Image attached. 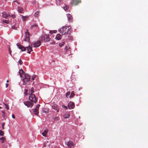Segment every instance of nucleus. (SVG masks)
Returning <instances> with one entry per match:
<instances>
[{
	"label": "nucleus",
	"mask_w": 148,
	"mask_h": 148,
	"mask_svg": "<svg viewBox=\"0 0 148 148\" xmlns=\"http://www.w3.org/2000/svg\"><path fill=\"white\" fill-rule=\"evenodd\" d=\"M62 108H64V110H66L67 109V106H65L64 105H63L62 106Z\"/></svg>",
	"instance_id": "obj_37"
},
{
	"label": "nucleus",
	"mask_w": 148,
	"mask_h": 148,
	"mask_svg": "<svg viewBox=\"0 0 148 148\" xmlns=\"http://www.w3.org/2000/svg\"><path fill=\"white\" fill-rule=\"evenodd\" d=\"M16 2L17 3H18V4H19V3H18V2H17L16 1H14L13 2Z\"/></svg>",
	"instance_id": "obj_51"
},
{
	"label": "nucleus",
	"mask_w": 148,
	"mask_h": 148,
	"mask_svg": "<svg viewBox=\"0 0 148 148\" xmlns=\"http://www.w3.org/2000/svg\"><path fill=\"white\" fill-rule=\"evenodd\" d=\"M76 68H79V66L77 65L76 66V67H75Z\"/></svg>",
	"instance_id": "obj_49"
},
{
	"label": "nucleus",
	"mask_w": 148,
	"mask_h": 148,
	"mask_svg": "<svg viewBox=\"0 0 148 148\" xmlns=\"http://www.w3.org/2000/svg\"><path fill=\"white\" fill-rule=\"evenodd\" d=\"M12 117L13 119H14L15 118L14 114H12Z\"/></svg>",
	"instance_id": "obj_45"
},
{
	"label": "nucleus",
	"mask_w": 148,
	"mask_h": 148,
	"mask_svg": "<svg viewBox=\"0 0 148 148\" xmlns=\"http://www.w3.org/2000/svg\"><path fill=\"white\" fill-rule=\"evenodd\" d=\"M75 95L73 91H72L71 94V95L69 96V98H71L73 97Z\"/></svg>",
	"instance_id": "obj_28"
},
{
	"label": "nucleus",
	"mask_w": 148,
	"mask_h": 148,
	"mask_svg": "<svg viewBox=\"0 0 148 148\" xmlns=\"http://www.w3.org/2000/svg\"><path fill=\"white\" fill-rule=\"evenodd\" d=\"M41 44V42L40 40H38L35 42H32L31 44L32 46L34 47H39Z\"/></svg>",
	"instance_id": "obj_9"
},
{
	"label": "nucleus",
	"mask_w": 148,
	"mask_h": 148,
	"mask_svg": "<svg viewBox=\"0 0 148 148\" xmlns=\"http://www.w3.org/2000/svg\"><path fill=\"white\" fill-rule=\"evenodd\" d=\"M68 39H70L71 40H72V37L71 36H68Z\"/></svg>",
	"instance_id": "obj_43"
},
{
	"label": "nucleus",
	"mask_w": 148,
	"mask_h": 148,
	"mask_svg": "<svg viewBox=\"0 0 148 148\" xmlns=\"http://www.w3.org/2000/svg\"><path fill=\"white\" fill-rule=\"evenodd\" d=\"M70 116V114L69 113H66L63 115V117L64 119H66L69 118Z\"/></svg>",
	"instance_id": "obj_17"
},
{
	"label": "nucleus",
	"mask_w": 148,
	"mask_h": 148,
	"mask_svg": "<svg viewBox=\"0 0 148 148\" xmlns=\"http://www.w3.org/2000/svg\"><path fill=\"white\" fill-rule=\"evenodd\" d=\"M18 25L17 23H14L12 24L11 27L12 29H16L18 27Z\"/></svg>",
	"instance_id": "obj_12"
},
{
	"label": "nucleus",
	"mask_w": 148,
	"mask_h": 148,
	"mask_svg": "<svg viewBox=\"0 0 148 148\" xmlns=\"http://www.w3.org/2000/svg\"><path fill=\"white\" fill-rule=\"evenodd\" d=\"M19 74L21 77H22V75L24 74L25 73L23 70L21 69L19 70Z\"/></svg>",
	"instance_id": "obj_22"
},
{
	"label": "nucleus",
	"mask_w": 148,
	"mask_h": 148,
	"mask_svg": "<svg viewBox=\"0 0 148 148\" xmlns=\"http://www.w3.org/2000/svg\"><path fill=\"white\" fill-rule=\"evenodd\" d=\"M3 22L7 24H9V21L6 20H3Z\"/></svg>",
	"instance_id": "obj_33"
},
{
	"label": "nucleus",
	"mask_w": 148,
	"mask_h": 148,
	"mask_svg": "<svg viewBox=\"0 0 148 148\" xmlns=\"http://www.w3.org/2000/svg\"><path fill=\"white\" fill-rule=\"evenodd\" d=\"M68 20L69 21L71 22L73 21V17L72 15L69 14H67Z\"/></svg>",
	"instance_id": "obj_13"
},
{
	"label": "nucleus",
	"mask_w": 148,
	"mask_h": 148,
	"mask_svg": "<svg viewBox=\"0 0 148 148\" xmlns=\"http://www.w3.org/2000/svg\"><path fill=\"white\" fill-rule=\"evenodd\" d=\"M18 63L20 65H21L23 64V62L21 59L18 61Z\"/></svg>",
	"instance_id": "obj_36"
},
{
	"label": "nucleus",
	"mask_w": 148,
	"mask_h": 148,
	"mask_svg": "<svg viewBox=\"0 0 148 148\" xmlns=\"http://www.w3.org/2000/svg\"><path fill=\"white\" fill-rule=\"evenodd\" d=\"M70 94V92H68L66 93V97H68V96Z\"/></svg>",
	"instance_id": "obj_38"
},
{
	"label": "nucleus",
	"mask_w": 148,
	"mask_h": 148,
	"mask_svg": "<svg viewBox=\"0 0 148 148\" xmlns=\"http://www.w3.org/2000/svg\"><path fill=\"white\" fill-rule=\"evenodd\" d=\"M69 27L66 26H64L59 29L58 31L60 33L63 34H69V31L70 28Z\"/></svg>",
	"instance_id": "obj_2"
},
{
	"label": "nucleus",
	"mask_w": 148,
	"mask_h": 148,
	"mask_svg": "<svg viewBox=\"0 0 148 148\" xmlns=\"http://www.w3.org/2000/svg\"><path fill=\"white\" fill-rule=\"evenodd\" d=\"M9 52H10V55H12V54H11V51L10 50V47L9 48Z\"/></svg>",
	"instance_id": "obj_42"
},
{
	"label": "nucleus",
	"mask_w": 148,
	"mask_h": 148,
	"mask_svg": "<svg viewBox=\"0 0 148 148\" xmlns=\"http://www.w3.org/2000/svg\"><path fill=\"white\" fill-rule=\"evenodd\" d=\"M29 16H21V18L23 21H25L28 18Z\"/></svg>",
	"instance_id": "obj_23"
},
{
	"label": "nucleus",
	"mask_w": 148,
	"mask_h": 148,
	"mask_svg": "<svg viewBox=\"0 0 148 148\" xmlns=\"http://www.w3.org/2000/svg\"><path fill=\"white\" fill-rule=\"evenodd\" d=\"M81 2L80 0H73L71 2L70 4L71 6H75Z\"/></svg>",
	"instance_id": "obj_7"
},
{
	"label": "nucleus",
	"mask_w": 148,
	"mask_h": 148,
	"mask_svg": "<svg viewBox=\"0 0 148 148\" xmlns=\"http://www.w3.org/2000/svg\"><path fill=\"white\" fill-rule=\"evenodd\" d=\"M48 132V131L47 129L45 130L43 133H42V135L46 137L47 134Z\"/></svg>",
	"instance_id": "obj_21"
},
{
	"label": "nucleus",
	"mask_w": 148,
	"mask_h": 148,
	"mask_svg": "<svg viewBox=\"0 0 148 148\" xmlns=\"http://www.w3.org/2000/svg\"><path fill=\"white\" fill-rule=\"evenodd\" d=\"M17 10L20 13H22V12L23 11V9L20 7H18L17 8Z\"/></svg>",
	"instance_id": "obj_24"
},
{
	"label": "nucleus",
	"mask_w": 148,
	"mask_h": 148,
	"mask_svg": "<svg viewBox=\"0 0 148 148\" xmlns=\"http://www.w3.org/2000/svg\"><path fill=\"white\" fill-rule=\"evenodd\" d=\"M8 84H7V83H6V84H5L6 87V88H7V87H8Z\"/></svg>",
	"instance_id": "obj_46"
},
{
	"label": "nucleus",
	"mask_w": 148,
	"mask_h": 148,
	"mask_svg": "<svg viewBox=\"0 0 148 148\" xmlns=\"http://www.w3.org/2000/svg\"><path fill=\"white\" fill-rule=\"evenodd\" d=\"M16 45L18 48L21 49L22 51H25L26 50V48H27V52L29 53H30V52L32 51V47L29 45L28 47H26V48H25L22 45L19 43H17Z\"/></svg>",
	"instance_id": "obj_1"
},
{
	"label": "nucleus",
	"mask_w": 148,
	"mask_h": 148,
	"mask_svg": "<svg viewBox=\"0 0 148 148\" xmlns=\"http://www.w3.org/2000/svg\"><path fill=\"white\" fill-rule=\"evenodd\" d=\"M34 113L37 116H38V109L36 108H35L34 109H32Z\"/></svg>",
	"instance_id": "obj_19"
},
{
	"label": "nucleus",
	"mask_w": 148,
	"mask_h": 148,
	"mask_svg": "<svg viewBox=\"0 0 148 148\" xmlns=\"http://www.w3.org/2000/svg\"><path fill=\"white\" fill-rule=\"evenodd\" d=\"M28 29H27L26 31H27L25 32V41H26L27 42H29L30 40V38H29V36H30V34L28 32Z\"/></svg>",
	"instance_id": "obj_8"
},
{
	"label": "nucleus",
	"mask_w": 148,
	"mask_h": 148,
	"mask_svg": "<svg viewBox=\"0 0 148 148\" xmlns=\"http://www.w3.org/2000/svg\"><path fill=\"white\" fill-rule=\"evenodd\" d=\"M24 104L28 108H32L34 105V103L30 101H26L24 102Z\"/></svg>",
	"instance_id": "obj_6"
},
{
	"label": "nucleus",
	"mask_w": 148,
	"mask_h": 148,
	"mask_svg": "<svg viewBox=\"0 0 148 148\" xmlns=\"http://www.w3.org/2000/svg\"><path fill=\"white\" fill-rule=\"evenodd\" d=\"M52 108L54 110H56L57 112H58L59 108V107L57 106L56 104H54L53 106H52Z\"/></svg>",
	"instance_id": "obj_14"
},
{
	"label": "nucleus",
	"mask_w": 148,
	"mask_h": 148,
	"mask_svg": "<svg viewBox=\"0 0 148 148\" xmlns=\"http://www.w3.org/2000/svg\"><path fill=\"white\" fill-rule=\"evenodd\" d=\"M62 35L60 34H57L56 36V38L58 40H60L62 38Z\"/></svg>",
	"instance_id": "obj_20"
},
{
	"label": "nucleus",
	"mask_w": 148,
	"mask_h": 148,
	"mask_svg": "<svg viewBox=\"0 0 148 148\" xmlns=\"http://www.w3.org/2000/svg\"><path fill=\"white\" fill-rule=\"evenodd\" d=\"M3 132L1 130H0V136H3L4 135Z\"/></svg>",
	"instance_id": "obj_35"
},
{
	"label": "nucleus",
	"mask_w": 148,
	"mask_h": 148,
	"mask_svg": "<svg viewBox=\"0 0 148 148\" xmlns=\"http://www.w3.org/2000/svg\"><path fill=\"white\" fill-rule=\"evenodd\" d=\"M64 50L66 52V54L68 55V56H69L72 54L71 53V49L69 45H68L65 47Z\"/></svg>",
	"instance_id": "obj_5"
},
{
	"label": "nucleus",
	"mask_w": 148,
	"mask_h": 148,
	"mask_svg": "<svg viewBox=\"0 0 148 148\" xmlns=\"http://www.w3.org/2000/svg\"><path fill=\"white\" fill-rule=\"evenodd\" d=\"M5 139L3 137H1L0 138V140H1L2 143H4L5 141Z\"/></svg>",
	"instance_id": "obj_26"
},
{
	"label": "nucleus",
	"mask_w": 148,
	"mask_h": 148,
	"mask_svg": "<svg viewBox=\"0 0 148 148\" xmlns=\"http://www.w3.org/2000/svg\"><path fill=\"white\" fill-rule=\"evenodd\" d=\"M73 144L71 141H68L67 144L68 147L69 148H71L73 146Z\"/></svg>",
	"instance_id": "obj_18"
},
{
	"label": "nucleus",
	"mask_w": 148,
	"mask_h": 148,
	"mask_svg": "<svg viewBox=\"0 0 148 148\" xmlns=\"http://www.w3.org/2000/svg\"><path fill=\"white\" fill-rule=\"evenodd\" d=\"M35 77H36V75H34L32 76V80H34V79L35 78Z\"/></svg>",
	"instance_id": "obj_39"
},
{
	"label": "nucleus",
	"mask_w": 148,
	"mask_h": 148,
	"mask_svg": "<svg viewBox=\"0 0 148 148\" xmlns=\"http://www.w3.org/2000/svg\"><path fill=\"white\" fill-rule=\"evenodd\" d=\"M11 17H12L13 18H14L16 17V16L14 14H12L11 15Z\"/></svg>",
	"instance_id": "obj_40"
},
{
	"label": "nucleus",
	"mask_w": 148,
	"mask_h": 148,
	"mask_svg": "<svg viewBox=\"0 0 148 148\" xmlns=\"http://www.w3.org/2000/svg\"><path fill=\"white\" fill-rule=\"evenodd\" d=\"M28 90L27 89H25L24 90V94L25 96H26L27 95V92H28Z\"/></svg>",
	"instance_id": "obj_30"
},
{
	"label": "nucleus",
	"mask_w": 148,
	"mask_h": 148,
	"mask_svg": "<svg viewBox=\"0 0 148 148\" xmlns=\"http://www.w3.org/2000/svg\"><path fill=\"white\" fill-rule=\"evenodd\" d=\"M62 0H56V4H60L62 2Z\"/></svg>",
	"instance_id": "obj_32"
},
{
	"label": "nucleus",
	"mask_w": 148,
	"mask_h": 148,
	"mask_svg": "<svg viewBox=\"0 0 148 148\" xmlns=\"http://www.w3.org/2000/svg\"><path fill=\"white\" fill-rule=\"evenodd\" d=\"M31 28L32 29H35L36 30H38L39 29V27L38 25L36 24L31 25Z\"/></svg>",
	"instance_id": "obj_15"
},
{
	"label": "nucleus",
	"mask_w": 148,
	"mask_h": 148,
	"mask_svg": "<svg viewBox=\"0 0 148 148\" xmlns=\"http://www.w3.org/2000/svg\"><path fill=\"white\" fill-rule=\"evenodd\" d=\"M4 124H2V128H3V129H4Z\"/></svg>",
	"instance_id": "obj_48"
},
{
	"label": "nucleus",
	"mask_w": 148,
	"mask_h": 148,
	"mask_svg": "<svg viewBox=\"0 0 148 148\" xmlns=\"http://www.w3.org/2000/svg\"><path fill=\"white\" fill-rule=\"evenodd\" d=\"M25 78L23 80V84L24 85H26L29 82L31 78L29 75L27 74H25Z\"/></svg>",
	"instance_id": "obj_4"
},
{
	"label": "nucleus",
	"mask_w": 148,
	"mask_h": 148,
	"mask_svg": "<svg viewBox=\"0 0 148 148\" xmlns=\"http://www.w3.org/2000/svg\"><path fill=\"white\" fill-rule=\"evenodd\" d=\"M9 82V80H7V81H6V82Z\"/></svg>",
	"instance_id": "obj_53"
},
{
	"label": "nucleus",
	"mask_w": 148,
	"mask_h": 148,
	"mask_svg": "<svg viewBox=\"0 0 148 148\" xmlns=\"http://www.w3.org/2000/svg\"><path fill=\"white\" fill-rule=\"evenodd\" d=\"M40 106V105L39 104L37 105L36 106V108L39 110V107Z\"/></svg>",
	"instance_id": "obj_41"
},
{
	"label": "nucleus",
	"mask_w": 148,
	"mask_h": 148,
	"mask_svg": "<svg viewBox=\"0 0 148 148\" xmlns=\"http://www.w3.org/2000/svg\"><path fill=\"white\" fill-rule=\"evenodd\" d=\"M1 107H0V109L1 108Z\"/></svg>",
	"instance_id": "obj_55"
},
{
	"label": "nucleus",
	"mask_w": 148,
	"mask_h": 148,
	"mask_svg": "<svg viewBox=\"0 0 148 148\" xmlns=\"http://www.w3.org/2000/svg\"><path fill=\"white\" fill-rule=\"evenodd\" d=\"M75 104L72 102H70L68 104V107L69 109H73L75 107Z\"/></svg>",
	"instance_id": "obj_11"
},
{
	"label": "nucleus",
	"mask_w": 148,
	"mask_h": 148,
	"mask_svg": "<svg viewBox=\"0 0 148 148\" xmlns=\"http://www.w3.org/2000/svg\"><path fill=\"white\" fill-rule=\"evenodd\" d=\"M69 6L67 5H65L64 7V9L65 11H66L68 9Z\"/></svg>",
	"instance_id": "obj_27"
},
{
	"label": "nucleus",
	"mask_w": 148,
	"mask_h": 148,
	"mask_svg": "<svg viewBox=\"0 0 148 148\" xmlns=\"http://www.w3.org/2000/svg\"><path fill=\"white\" fill-rule=\"evenodd\" d=\"M42 40H44L45 42H49L50 40V38L49 37V35L48 34H46L42 38Z\"/></svg>",
	"instance_id": "obj_10"
},
{
	"label": "nucleus",
	"mask_w": 148,
	"mask_h": 148,
	"mask_svg": "<svg viewBox=\"0 0 148 148\" xmlns=\"http://www.w3.org/2000/svg\"><path fill=\"white\" fill-rule=\"evenodd\" d=\"M34 88H32L31 90H29V92H30V94H33V93L34 92Z\"/></svg>",
	"instance_id": "obj_25"
},
{
	"label": "nucleus",
	"mask_w": 148,
	"mask_h": 148,
	"mask_svg": "<svg viewBox=\"0 0 148 148\" xmlns=\"http://www.w3.org/2000/svg\"><path fill=\"white\" fill-rule=\"evenodd\" d=\"M39 11H38L36 12L34 14L35 16L38 17L39 16Z\"/></svg>",
	"instance_id": "obj_29"
},
{
	"label": "nucleus",
	"mask_w": 148,
	"mask_h": 148,
	"mask_svg": "<svg viewBox=\"0 0 148 148\" xmlns=\"http://www.w3.org/2000/svg\"><path fill=\"white\" fill-rule=\"evenodd\" d=\"M65 44V42H62L61 43H60L59 45L61 47L62 46H63Z\"/></svg>",
	"instance_id": "obj_34"
},
{
	"label": "nucleus",
	"mask_w": 148,
	"mask_h": 148,
	"mask_svg": "<svg viewBox=\"0 0 148 148\" xmlns=\"http://www.w3.org/2000/svg\"><path fill=\"white\" fill-rule=\"evenodd\" d=\"M58 118L57 117H55V119H54L55 120H56V119H57Z\"/></svg>",
	"instance_id": "obj_52"
},
{
	"label": "nucleus",
	"mask_w": 148,
	"mask_h": 148,
	"mask_svg": "<svg viewBox=\"0 0 148 148\" xmlns=\"http://www.w3.org/2000/svg\"><path fill=\"white\" fill-rule=\"evenodd\" d=\"M6 108L7 110H8L9 109V106L8 105L6 106Z\"/></svg>",
	"instance_id": "obj_47"
},
{
	"label": "nucleus",
	"mask_w": 148,
	"mask_h": 148,
	"mask_svg": "<svg viewBox=\"0 0 148 148\" xmlns=\"http://www.w3.org/2000/svg\"><path fill=\"white\" fill-rule=\"evenodd\" d=\"M3 103L4 104L5 106V107H6V106H8L7 104H5V103Z\"/></svg>",
	"instance_id": "obj_50"
},
{
	"label": "nucleus",
	"mask_w": 148,
	"mask_h": 148,
	"mask_svg": "<svg viewBox=\"0 0 148 148\" xmlns=\"http://www.w3.org/2000/svg\"><path fill=\"white\" fill-rule=\"evenodd\" d=\"M56 32L57 31L56 30L49 31V33L51 34H52L53 33H56Z\"/></svg>",
	"instance_id": "obj_31"
},
{
	"label": "nucleus",
	"mask_w": 148,
	"mask_h": 148,
	"mask_svg": "<svg viewBox=\"0 0 148 148\" xmlns=\"http://www.w3.org/2000/svg\"><path fill=\"white\" fill-rule=\"evenodd\" d=\"M42 112L44 113H47V111L45 110H43L42 111Z\"/></svg>",
	"instance_id": "obj_44"
},
{
	"label": "nucleus",
	"mask_w": 148,
	"mask_h": 148,
	"mask_svg": "<svg viewBox=\"0 0 148 148\" xmlns=\"http://www.w3.org/2000/svg\"><path fill=\"white\" fill-rule=\"evenodd\" d=\"M29 95V99L32 103H36L37 102V100L36 96L34 94H30V92H28Z\"/></svg>",
	"instance_id": "obj_3"
},
{
	"label": "nucleus",
	"mask_w": 148,
	"mask_h": 148,
	"mask_svg": "<svg viewBox=\"0 0 148 148\" xmlns=\"http://www.w3.org/2000/svg\"><path fill=\"white\" fill-rule=\"evenodd\" d=\"M10 15L9 14L6 12H3L2 13V16L5 18H7Z\"/></svg>",
	"instance_id": "obj_16"
},
{
	"label": "nucleus",
	"mask_w": 148,
	"mask_h": 148,
	"mask_svg": "<svg viewBox=\"0 0 148 148\" xmlns=\"http://www.w3.org/2000/svg\"><path fill=\"white\" fill-rule=\"evenodd\" d=\"M53 62H55V60H53Z\"/></svg>",
	"instance_id": "obj_54"
}]
</instances>
